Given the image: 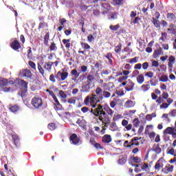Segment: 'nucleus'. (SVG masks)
<instances>
[{"mask_svg": "<svg viewBox=\"0 0 176 176\" xmlns=\"http://www.w3.org/2000/svg\"><path fill=\"white\" fill-rule=\"evenodd\" d=\"M149 67V63L148 62H145L142 64V68L143 69H148V68Z\"/></svg>", "mask_w": 176, "mask_h": 176, "instance_id": "obj_61", "label": "nucleus"}, {"mask_svg": "<svg viewBox=\"0 0 176 176\" xmlns=\"http://www.w3.org/2000/svg\"><path fill=\"white\" fill-rule=\"evenodd\" d=\"M161 54H163V49L162 47H160L158 50H156L154 51L153 57V58H158Z\"/></svg>", "mask_w": 176, "mask_h": 176, "instance_id": "obj_22", "label": "nucleus"}, {"mask_svg": "<svg viewBox=\"0 0 176 176\" xmlns=\"http://www.w3.org/2000/svg\"><path fill=\"white\" fill-rule=\"evenodd\" d=\"M87 80H89V82H93V80H94V79H96V78H94V75H91V74H89L87 76Z\"/></svg>", "mask_w": 176, "mask_h": 176, "instance_id": "obj_58", "label": "nucleus"}, {"mask_svg": "<svg viewBox=\"0 0 176 176\" xmlns=\"http://www.w3.org/2000/svg\"><path fill=\"white\" fill-rule=\"evenodd\" d=\"M126 163V160H124V157L122 155H120L118 160V164H124Z\"/></svg>", "mask_w": 176, "mask_h": 176, "instance_id": "obj_52", "label": "nucleus"}, {"mask_svg": "<svg viewBox=\"0 0 176 176\" xmlns=\"http://www.w3.org/2000/svg\"><path fill=\"white\" fill-rule=\"evenodd\" d=\"M132 160L134 163H141V158L138 157H133Z\"/></svg>", "mask_w": 176, "mask_h": 176, "instance_id": "obj_59", "label": "nucleus"}, {"mask_svg": "<svg viewBox=\"0 0 176 176\" xmlns=\"http://www.w3.org/2000/svg\"><path fill=\"white\" fill-rule=\"evenodd\" d=\"M168 60V67L173 68V64H175V56L171 55L170 56H169Z\"/></svg>", "mask_w": 176, "mask_h": 176, "instance_id": "obj_18", "label": "nucleus"}, {"mask_svg": "<svg viewBox=\"0 0 176 176\" xmlns=\"http://www.w3.org/2000/svg\"><path fill=\"white\" fill-rule=\"evenodd\" d=\"M59 96H60V98H67V94L63 90L59 91Z\"/></svg>", "mask_w": 176, "mask_h": 176, "instance_id": "obj_54", "label": "nucleus"}, {"mask_svg": "<svg viewBox=\"0 0 176 176\" xmlns=\"http://www.w3.org/2000/svg\"><path fill=\"white\" fill-rule=\"evenodd\" d=\"M81 47H83L84 50H88L89 49H90V45L84 43V42H81L80 43Z\"/></svg>", "mask_w": 176, "mask_h": 176, "instance_id": "obj_47", "label": "nucleus"}, {"mask_svg": "<svg viewBox=\"0 0 176 176\" xmlns=\"http://www.w3.org/2000/svg\"><path fill=\"white\" fill-rule=\"evenodd\" d=\"M84 102H85V105H89V102H90L91 107H93V104H94V102H91V97H90V96H87L85 98V100H84Z\"/></svg>", "mask_w": 176, "mask_h": 176, "instance_id": "obj_38", "label": "nucleus"}, {"mask_svg": "<svg viewBox=\"0 0 176 176\" xmlns=\"http://www.w3.org/2000/svg\"><path fill=\"white\" fill-rule=\"evenodd\" d=\"M62 42L63 45H65V47H66L67 49H69V47H71V38H64L62 40Z\"/></svg>", "mask_w": 176, "mask_h": 176, "instance_id": "obj_31", "label": "nucleus"}, {"mask_svg": "<svg viewBox=\"0 0 176 176\" xmlns=\"http://www.w3.org/2000/svg\"><path fill=\"white\" fill-rule=\"evenodd\" d=\"M31 104L34 108L38 109L43 105V100L40 97H34L31 100Z\"/></svg>", "mask_w": 176, "mask_h": 176, "instance_id": "obj_3", "label": "nucleus"}, {"mask_svg": "<svg viewBox=\"0 0 176 176\" xmlns=\"http://www.w3.org/2000/svg\"><path fill=\"white\" fill-rule=\"evenodd\" d=\"M109 28L111 31H118V30H119V28H120V25L118 23L117 25H111L109 26Z\"/></svg>", "mask_w": 176, "mask_h": 176, "instance_id": "obj_46", "label": "nucleus"}, {"mask_svg": "<svg viewBox=\"0 0 176 176\" xmlns=\"http://www.w3.org/2000/svg\"><path fill=\"white\" fill-rule=\"evenodd\" d=\"M165 174H168V173H173L174 171V166L170 165V164H168L166 165L164 170H162Z\"/></svg>", "mask_w": 176, "mask_h": 176, "instance_id": "obj_16", "label": "nucleus"}, {"mask_svg": "<svg viewBox=\"0 0 176 176\" xmlns=\"http://www.w3.org/2000/svg\"><path fill=\"white\" fill-rule=\"evenodd\" d=\"M145 76H147L148 78H152L153 76V72H148L145 74Z\"/></svg>", "mask_w": 176, "mask_h": 176, "instance_id": "obj_64", "label": "nucleus"}, {"mask_svg": "<svg viewBox=\"0 0 176 176\" xmlns=\"http://www.w3.org/2000/svg\"><path fill=\"white\" fill-rule=\"evenodd\" d=\"M137 81L139 85H142L143 82H145L144 74H139L137 77Z\"/></svg>", "mask_w": 176, "mask_h": 176, "instance_id": "obj_32", "label": "nucleus"}, {"mask_svg": "<svg viewBox=\"0 0 176 176\" xmlns=\"http://www.w3.org/2000/svg\"><path fill=\"white\" fill-rule=\"evenodd\" d=\"M9 109L10 112H12L13 113H16V112H17L20 109V107L17 104H13V105L10 104Z\"/></svg>", "mask_w": 176, "mask_h": 176, "instance_id": "obj_23", "label": "nucleus"}, {"mask_svg": "<svg viewBox=\"0 0 176 176\" xmlns=\"http://www.w3.org/2000/svg\"><path fill=\"white\" fill-rule=\"evenodd\" d=\"M28 65H30V68H32L34 71H36V65L35 64V63H34V61L29 60Z\"/></svg>", "mask_w": 176, "mask_h": 176, "instance_id": "obj_48", "label": "nucleus"}, {"mask_svg": "<svg viewBox=\"0 0 176 176\" xmlns=\"http://www.w3.org/2000/svg\"><path fill=\"white\" fill-rule=\"evenodd\" d=\"M135 105V102L131 100H128L125 103H124V107L125 108H133Z\"/></svg>", "mask_w": 176, "mask_h": 176, "instance_id": "obj_26", "label": "nucleus"}, {"mask_svg": "<svg viewBox=\"0 0 176 176\" xmlns=\"http://www.w3.org/2000/svg\"><path fill=\"white\" fill-rule=\"evenodd\" d=\"M70 141H72L74 145H78V144H79V142H80V138L78 137V135H76V133H73L70 135Z\"/></svg>", "mask_w": 176, "mask_h": 176, "instance_id": "obj_11", "label": "nucleus"}, {"mask_svg": "<svg viewBox=\"0 0 176 176\" xmlns=\"http://www.w3.org/2000/svg\"><path fill=\"white\" fill-rule=\"evenodd\" d=\"M65 23H67V19H65V18H62L59 19V24L62 27H64V24H65Z\"/></svg>", "mask_w": 176, "mask_h": 176, "instance_id": "obj_57", "label": "nucleus"}, {"mask_svg": "<svg viewBox=\"0 0 176 176\" xmlns=\"http://www.w3.org/2000/svg\"><path fill=\"white\" fill-rule=\"evenodd\" d=\"M114 52L116 53H120L122 52V43H119L118 45L116 46Z\"/></svg>", "mask_w": 176, "mask_h": 176, "instance_id": "obj_49", "label": "nucleus"}, {"mask_svg": "<svg viewBox=\"0 0 176 176\" xmlns=\"http://www.w3.org/2000/svg\"><path fill=\"white\" fill-rule=\"evenodd\" d=\"M12 138L15 146H19V145H20V138H19V135L17 134H14L12 135Z\"/></svg>", "mask_w": 176, "mask_h": 176, "instance_id": "obj_20", "label": "nucleus"}, {"mask_svg": "<svg viewBox=\"0 0 176 176\" xmlns=\"http://www.w3.org/2000/svg\"><path fill=\"white\" fill-rule=\"evenodd\" d=\"M151 86H156L159 83V80L156 78V76L150 80Z\"/></svg>", "mask_w": 176, "mask_h": 176, "instance_id": "obj_39", "label": "nucleus"}, {"mask_svg": "<svg viewBox=\"0 0 176 176\" xmlns=\"http://www.w3.org/2000/svg\"><path fill=\"white\" fill-rule=\"evenodd\" d=\"M174 131H175V128L168 126L164 131V134H170L171 135Z\"/></svg>", "mask_w": 176, "mask_h": 176, "instance_id": "obj_30", "label": "nucleus"}, {"mask_svg": "<svg viewBox=\"0 0 176 176\" xmlns=\"http://www.w3.org/2000/svg\"><path fill=\"white\" fill-rule=\"evenodd\" d=\"M122 126L124 127V131H130L131 129H133V124H129V121L127 120H122Z\"/></svg>", "mask_w": 176, "mask_h": 176, "instance_id": "obj_10", "label": "nucleus"}, {"mask_svg": "<svg viewBox=\"0 0 176 176\" xmlns=\"http://www.w3.org/2000/svg\"><path fill=\"white\" fill-rule=\"evenodd\" d=\"M102 100L104 98H109L111 97V93L107 91H102Z\"/></svg>", "mask_w": 176, "mask_h": 176, "instance_id": "obj_43", "label": "nucleus"}, {"mask_svg": "<svg viewBox=\"0 0 176 176\" xmlns=\"http://www.w3.org/2000/svg\"><path fill=\"white\" fill-rule=\"evenodd\" d=\"M52 98L55 102L54 104L55 111H60L61 109L63 108V105L61 104V103H60V101H58L57 96H54Z\"/></svg>", "mask_w": 176, "mask_h": 176, "instance_id": "obj_9", "label": "nucleus"}, {"mask_svg": "<svg viewBox=\"0 0 176 176\" xmlns=\"http://www.w3.org/2000/svg\"><path fill=\"white\" fill-rule=\"evenodd\" d=\"M87 39H88V42H89V43H91V42L94 41V36H93V35L91 34H89L87 36Z\"/></svg>", "mask_w": 176, "mask_h": 176, "instance_id": "obj_60", "label": "nucleus"}, {"mask_svg": "<svg viewBox=\"0 0 176 176\" xmlns=\"http://www.w3.org/2000/svg\"><path fill=\"white\" fill-rule=\"evenodd\" d=\"M133 124L134 126V127H139L140 124H141V121H140V120L138 118H135L133 120Z\"/></svg>", "mask_w": 176, "mask_h": 176, "instance_id": "obj_45", "label": "nucleus"}, {"mask_svg": "<svg viewBox=\"0 0 176 176\" xmlns=\"http://www.w3.org/2000/svg\"><path fill=\"white\" fill-rule=\"evenodd\" d=\"M76 123L82 129H85L86 127V120L83 119V118H78Z\"/></svg>", "mask_w": 176, "mask_h": 176, "instance_id": "obj_19", "label": "nucleus"}, {"mask_svg": "<svg viewBox=\"0 0 176 176\" xmlns=\"http://www.w3.org/2000/svg\"><path fill=\"white\" fill-rule=\"evenodd\" d=\"M140 142H130L129 145H126V148H133V146H138Z\"/></svg>", "mask_w": 176, "mask_h": 176, "instance_id": "obj_44", "label": "nucleus"}, {"mask_svg": "<svg viewBox=\"0 0 176 176\" xmlns=\"http://www.w3.org/2000/svg\"><path fill=\"white\" fill-rule=\"evenodd\" d=\"M102 100V89L101 87H98L95 90V94H92L91 96V102L94 104H92V108H96L97 104L101 102Z\"/></svg>", "mask_w": 176, "mask_h": 176, "instance_id": "obj_2", "label": "nucleus"}, {"mask_svg": "<svg viewBox=\"0 0 176 176\" xmlns=\"http://www.w3.org/2000/svg\"><path fill=\"white\" fill-rule=\"evenodd\" d=\"M170 116H171L172 118H175L176 116V109H173L171 111L170 113H169Z\"/></svg>", "mask_w": 176, "mask_h": 176, "instance_id": "obj_63", "label": "nucleus"}, {"mask_svg": "<svg viewBox=\"0 0 176 176\" xmlns=\"http://www.w3.org/2000/svg\"><path fill=\"white\" fill-rule=\"evenodd\" d=\"M38 30H45V28H49V23L47 22H45V16H38Z\"/></svg>", "mask_w": 176, "mask_h": 176, "instance_id": "obj_5", "label": "nucleus"}, {"mask_svg": "<svg viewBox=\"0 0 176 176\" xmlns=\"http://www.w3.org/2000/svg\"><path fill=\"white\" fill-rule=\"evenodd\" d=\"M68 75H69L68 72H61V71H59L56 74V79L58 82H63V81L65 80V79H67V78H68Z\"/></svg>", "mask_w": 176, "mask_h": 176, "instance_id": "obj_6", "label": "nucleus"}, {"mask_svg": "<svg viewBox=\"0 0 176 176\" xmlns=\"http://www.w3.org/2000/svg\"><path fill=\"white\" fill-rule=\"evenodd\" d=\"M20 75L22 76V78H28L29 79H32V73L30 69H22L20 72Z\"/></svg>", "mask_w": 176, "mask_h": 176, "instance_id": "obj_7", "label": "nucleus"}, {"mask_svg": "<svg viewBox=\"0 0 176 176\" xmlns=\"http://www.w3.org/2000/svg\"><path fill=\"white\" fill-rule=\"evenodd\" d=\"M106 58L108 60V65H113V60H112V58H113V56H112V53L109 52L107 55H105Z\"/></svg>", "mask_w": 176, "mask_h": 176, "instance_id": "obj_25", "label": "nucleus"}, {"mask_svg": "<svg viewBox=\"0 0 176 176\" xmlns=\"http://www.w3.org/2000/svg\"><path fill=\"white\" fill-rule=\"evenodd\" d=\"M91 90V82H89L86 85L81 87L82 93H89Z\"/></svg>", "mask_w": 176, "mask_h": 176, "instance_id": "obj_14", "label": "nucleus"}, {"mask_svg": "<svg viewBox=\"0 0 176 176\" xmlns=\"http://www.w3.org/2000/svg\"><path fill=\"white\" fill-rule=\"evenodd\" d=\"M152 23L154 24L155 28H160V21L154 17L152 18Z\"/></svg>", "mask_w": 176, "mask_h": 176, "instance_id": "obj_35", "label": "nucleus"}, {"mask_svg": "<svg viewBox=\"0 0 176 176\" xmlns=\"http://www.w3.org/2000/svg\"><path fill=\"white\" fill-rule=\"evenodd\" d=\"M71 75H72V76H74L76 79H78V78H79V76L80 75V73L78 72V70H76V69H74L71 71Z\"/></svg>", "mask_w": 176, "mask_h": 176, "instance_id": "obj_34", "label": "nucleus"}, {"mask_svg": "<svg viewBox=\"0 0 176 176\" xmlns=\"http://www.w3.org/2000/svg\"><path fill=\"white\" fill-rule=\"evenodd\" d=\"M139 58H140L139 57L135 56V58L128 59L126 60V63H129L130 64H133V63L135 64L136 63H138V59Z\"/></svg>", "mask_w": 176, "mask_h": 176, "instance_id": "obj_42", "label": "nucleus"}, {"mask_svg": "<svg viewBox=\"0 0 176 176\" xmlns=\"http://www.w3.org/2000/svg\"><path fill=\"white\" fill-rule=\"evenodd\" d=\"M151 89V86L149 85H143L141 87V89L142 91H148Z\"/></svg>", "mask_w": 176, "mask_h": 176, "instance_id": "obj_50", "label": "nucleus"}, {"mask_svg": "<svg viewBox=\"0 0 176 176\" xmlns=\"http://www.w3.org/2000/svg\"><path fill=\"white\" fill-rule=\"evenodd\" d=\"M71 34H72V29L71 28H69V30H65V35H66V36H69Z\"/></svg>", "mask_w": 176, "mask_h": 176, "instance_id": "obj_56", "label": "nucleus"}, {"mask_svg": "<svg viewBox=\"0 0 176 176\" xmlns=\"http://www.w3.org/2000/svg\"><path fill=\"white\" fill-rule=\"evenodd\" d=\"M57 49H58V48L57 47L56 43L52 42L50 45V50L51 52H56L57 50Z\"/></svg>", "mask_w": 176, "mask_h": 176, "instance_id": "obj_41", "label": "nucleus"}, {"mask_svg": "<svg viewBox=\"0 0 176 176\" xmlns=\"http://www.w3.org/2000/svg\"><path fill=\"white\" fill-rule=\"evenodd\" d=\"M167 31L172 34V35H176V25L174 23H170L169 28L167 29Z\"/></svg>", "mask_w": 176, "mask_h": 176, "instance_id": "obj_17", "label": "nucleus"}, {"mask_svg": "<svg viewBox=\"0 0 176 176\" xmlns=\"http://www.w3.org/2000/svg\"><path fill=\"white\" fill-rule=\"evenodd\" d=\"M10 47H12L13 50H19V49H21V44L17 41V38H14L13 42L10 44Z\"/></svg>", "mask_w": 176, "mask_h": 176, "instance_id": "obj_8", "label": "nucleus"}, {"mask_svg": "<svg viewBox=\"0 0 176 176\" xmlns=\"http://www.w3.org/2000/svg\"><path fill=\"white\" fill-rule=\"evenodd\" d=\"M164 162V158L161 157L159 159L158 161H157V162L155 163V165L154 166L155 170H157V171H159V170H160L161 168H163V162Z\"/></svg>", "mask_w": 176, "mask_h": 176, "instance_id": "obj_12", "label": "nucleus"}, {"mask_svg": "<svg viewBox=\"0 0 176 176\" xmlns=\"http://www.w3.org/2000/svg\"><path fill=\"white\" fill-rule=\"evenodd\" d=\"M134 86H135V84L133 80H128V82L126 84V87H125V90L126 91H133L134 90Z\"/></svg>", "mask_w": 176, "mask_h": 176, "instance_id": "obj_13", "label": "nucleus"}, {"mask_svg": "<svg viewBox=\"0 0 176 176\" xmlns=\"http://www.w3.org/2000/svg\"><path fill=\"white\" fill-rule=\"evenodd\" d=\"M175 152H176V149L175 150L174 148L166 150V153L168 155H171L172 156H174L175 157H176Z\"/></svg>", "mask_w": 176, "mask_h": 176, "instance_id": "obj_40", "label": "nucleus"}, {"mask_svg": "<svg viewBox=\"0 0 176 176\" xmlns=\"http://www.w3.org/2000/svg\"><path fill=\"white\" fill-rule=\"evenodd\" d=\"M102 142L103 144H111V142H112V136H111V135L105 134L102 138Z\"/></svg>", "mask_w": 176, "mask_h": 176, "instance_id": "obj_15", "label": "nucleus"}, {"mask_svg": "<svg viewBox=\"0 0 176 176\" xmlns=\"http://www.w3.org/2000/svg\"><path fill=\"white\" fill-rule=\"evenodd\" d=\"M9 85H14V81L13 80H8L6 78H3L1 80V86H9Z\"/></svg>", "mask_w": 176, "mask_h": 176, "instance_id": "obj_21", "label": "nucleus"}, {"mask_svg": "<svg viewBox=\"0 0 176 176\" xmlns=\"http://www.w3.org/2000/svg\"><path fill=\"white\" fill-rule=\"evenodd\" d=\"M49 41H50V32H47L44 35V45L49 46Z\"/></svg>", "mask_w": 176, "mask_h": 176, "instance_id": "obj_27", "label": "nucleus"}, {"mask_svg": "<svg viewBox=\"0 0 176 176\" xmlns=\"http://www.w3.org/2000/svg\"><path fill=\"white\" fill-rule=\"evenodd\" d=\"M90 112L94 116L98 118L100 122L104 124V127H108V124L111 123V120L113 118V113H115V111L109 106H102L97 104L96 108L94 109H91Z\"/></svg>", "mask_w": 176, "mask_h": 176, "instance_id": "obj_1", "label": "nucleus"}, {"mask_svg": "<svg viewBox=\"0 0 176 176\" xmlns=\"http://www.w3.org/2000/svg\"><path fill=\"white\" fill-rule=\"evenodd\" d=\"M166 19H168V20H169L170 21H173L174 20H175L176 16L175 14L173 12H168L166 14Z\"/></svg>", "mask_w": 176, "mask_h": 176, "instance_id": "obj_33", "label": "nucleus"}, {"mask_svg": "<svg viewBox=\"0 0 176 176\" xmlns=\"http://www.w3.org/2000/svg\"><path fill=\"white\" fill-rule=\"evenodd\" d=\"M111 10V6L109 3H102V10L103 13H108Z\"/></svg>", "mask_w": 176, "mask_h": 176, "instance_id": "obj_24", "label": "nucleus"}, {"mask_svg": "<svg viewBox=\"0 0 176 176\" xmlns=\"http://www.w3.org/2000/svg\"><path fill=\"white\" fill-rule=\"evenodd\" d=\"M56 74L54 76V74H50V82H52V83H56Z\"/></svg>", "mask_w": 176, "mask_h": 176, "instance_id": "obj_55", "label": "nucleus"}, {"mask_svg": "<svg viewBox=\"0 0 176 176\" xmlns=\"http://www.w3.org/2000/svg\"><path fill=\"white\" fill-rule=\"evenodd\" d=\"M113 2L115 5H122V3H123V0H113Z\"/></svg>", "mask_w": 176, "mask_h": 176, "instance_id": "obj_62", "label": "nucleus"}, {"mask_svg": "<svg viewBox=\"0 0 176 176\" xmlns=\"http://www.w3.org/2000/svg\"><path fill=\"white\" fill-rule=\"evenodd\" d=\"M37 68L38 69V72L45 78V69H43V67H42V65H41V63L37 64Z\"/></svg>", "mask_w": 176, "mask_h": 176, "instance_id": "obj_37", "label": "nucleus"}, {"mask_svg": "<svg viewBox=\"0 0 176 176\" xmlns=\"http://www.w3.org/2000/svg\"><path fill=\"white\" fill-rule=\"evenodd\" d=\"M168 76H167L166 75H162L160 78V82H168Z\"/></svg>", "mask_w": 176, "mask_h": 176, "instance_id": "obj_51", "label": "nucleus"}, {"mask_svg": "<svg viewBox=\"0 0 176 176\" xmlns=\"http://www.w3.org/2000/svg\"><path fill=\"white\" fill-rule=\"evenodd\" d=\"M109 124H110L111 131H118V130H119V128L118 127L116 122H111V120H110V123Z\"/></svg>", "mask_w": 176, "mask_h": 176, "instance_id": "obj_29", "label": "nucleus"}, {"mask_svg": "<svg viewBox=\"0 0 176 176\" xmlns=\"http://www.w3.org/2000/svg\"><path fill=\"white\" fill-rule=\"evenodd\" d=\"M48 129H49V130H51L52 131H53V130H56V124L50 123L48 124Z\"/></svg>", "mask_w": 176, "mask_h": 176, "instance_id": "obj_53", "label": "nucleus"}, {"mask_svg": "<svg viewBox=\"0 0 176 176\" xmlns=\"http://www.w3.org/2000/svg\"><path fill=\"white\" fill-rule=\"evenodd\" d=\"M19 83L22 87L21 96V97H25V94H27V92L28 91V82L24 80H20Z\"/></svg>", "mask_w": 176, "mask_h": 176, "instance_id": "obj_4", "label": "nucleus"}, {"mask_svg": "<svg viewBox=\"0 0 176 176\" xmlns=\"http://www.w3.org/2000/svg\"><path fill=\"white\" fill-rule=\"evenodd\" d=\"M153 151L155 152V153H157V155H159V153H162V148H160V146L159 144L154 146L153 148Z\"/></svg>", "mask_w": 176, "mask_h": 176, "instance_id": "obj_36", "label": "nucleus"}, {"mask_svg": "<svg viewBox=\"0 0 176 176\" xmlns=\"http://www.w3.org/2000/svg\"><path fill=\"white\" fill-rule=\"evenodd\" d=\"M52 67H53V62H47L43 65L44 69L48 72L52 71Z\"/></svg>", "mask_w": 176, "mask_h": 176, "instance_id": "obj_28", "label": "nucleus"}]
</instances>
